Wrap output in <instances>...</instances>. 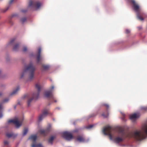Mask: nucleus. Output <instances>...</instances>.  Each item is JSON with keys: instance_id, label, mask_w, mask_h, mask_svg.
Masks as SVG:
<instances>
[{"instance_id": "obj_1", "label": "nucleus", "mask_w": 147, "mask_h": 147, "mask_svg": "<svg viewBox=\"0 0 147 147\" xmlns=\"http://www.w3.org/2000/svg\"><path fill=\"white\" fill-rule=\"evenodd\" d=\"M117 131L119 136L114 139L115 142L116 143L122 142L127 138H133L137 140L141 141L147 137V122L142 125L141 130H136L126 134L124 129L119 127Z\"/></svg>"}, {"instance_id": "obj_2", "label": "nucleus", "mask_w": 147, "mask_h": 147, "mask_svg": "<svg viewBox=\"0 0 147 147\" xmlns=\"http://www.w3.org/2000/svg\"><path fill=\"white\" fill-rule=\"evenodd\" d=\"M35 70V68L33 64L32 63H30L28 65L26 66L25 69L21 76V78L23 77L25 74L26 73H27L29 75V79L32 80L34 78Z\"/></svg>"}, {"instance_id": "obj_3", "label": "nucleus", "mask_w": 147, "mask_h": 147, "mask_svg": "<svg viewBox=\"0 0 147 147\" xmlns=\"http://www.w3.org/2000/svg\"><path fill=\"white\" fill-rule=\"evenodd\" d=\"M130 2L132 4L134 10L137 13V16L138 19L140 20H143L144 18L141 16V15L143 14V13H140V9L138 5L136 3L134 0H131Z\"/></svg>"}, {"instance_id": "obj_4", "label": "nucleus", "mask_w": 147, "mask_h": 147, "mask_svg": "<svg viewBox=\"0 0 147 147\" xmlns=\"http://www.w3.org/2000/svg\"><path fill=\"white\" fill-rule=\"evenodd\" d=\"M36 88L37 90V92L34 93L32 94V97L28 100V106L30 105V103L34 99H37L39 97L40 92V91L41 87L38 83L36 84L35 85Z\"/></svg>"}, {"instance_id": "obj_5", "label": "nucleus", "mask_w": 147, "mask_h": 147, "mask_svg": "<svg viewBox=\"0 0 147 147\" xmlns=\"http://www.w3.org/2000/svg\"><path fill=\"white\" fill-rule=\"evenodd\" d=\"M41 5V3L39 1H30L29 3L28 6L32 8L37 9L39 8Z\"/></svg>"}, {"instance_id": "obj_6", "label": "nucleus", "mask_w": 147, "mask_h": 147, "mask_svg": "<svg viewBox=\"0 0 147 147\" xmlns=\"http://www.w3.org/2000/svg\"><path fill=\"white\" fill-rule=\"evenodd\" d=\"M112 130V128L111 127L107 126L105 127L103 130V132L104 134L105 135L109 136V138L111 140H112V136L111 134Z\"/></svg>"}, {"instance_id": "obj_7", "label": "nucleus", "mask_w": 147, "mask_h": 147, "mask_svg": "<svg viewBox=\"0 0 147 147\" xmlns=\"http://www.w3.org/2000/svg\"><path fill=\"white\" fill-rule=\"evenodd\" d=\"M8 123H13L15 125L17 128H18L21 126L22 124V121H19L18 119L17 118L14 119L9 120Z\"/></svg>"}, {"instance_id": "obj_8", "label": "nucleus", "mask_w": 147, "mask_h": 147, "mask_svg": "<svg viewBox=\"0 0 147 147\" xmlns=\"http://www.w3.org/2000/svg\"><path fill=\"white\" fill-rule=\"evenodd\" d=\"M63 136L66 140H70L72 139H74V138L70 132L68 131H65L63 133Z\"/></svg>"}, {"instance_id": "obj_9", "label": "nucleus", "mask_w": 147, "mask_h": 147, "mask_svg": "<svg viewBox=\"0 0 147 147\" xmlns=\"http://www.w3.org/2000/svg\"><path fill=\"white\" fill-rule=\"evenodd\" d=\"M45 95L46 97L49 98L53 101H54L55 102H57V100L55 99L53 96L51 91H48L46 92L45 93Z\"/></svg>"}, {"instance_id": "obj_10", "label": "nucleus", "mask_w": 147, "mask_h": 147, "mask_svg": "<svg viewBox=\"0 0 147 147\" xmlns=\"http://www.w3.org/2000/svg\"><path fill=\"white\" fill-rule=\"evenodd\" d=\"M49 114V110L47 109H44L42 111V114L40 115L38 118V120L41 121L43 118L45 117L47 115Z\"/></svg>"}, {"instance_id": "obj_11", "label": "nucleus", "mask_w": 147, "mask_h": 147, "mask_svg": "<svg viewBox=\"0 0 147 147\" xmlns=\"http://www.w3.org/2000/svg\"><path fill=\"white\" fill-rule=\"evenodd\" d=\"M74 139L79 142H84L85 141V140L84 137L82 136L79 135L77 137H74Z\"/></svg>"}, {"instance_id": "obj_12", "label": "nucleus", "mask_w": 147, "mask_h": 147, "mask_svg": "<svg viewBox=\"0 0 147 147\" xmlns=\"http://www.w3.org/2000/svg\"><path fill=\"white\" fill-rule=\"evenodd\" d=\"M102 105L103 106H105L106 107V108L107 113L106 114H105V113H102V115L103 117L105 118L107 117L108 116V114L107 112L108 110V109L109 108V105L108 104H106V103L103 104Z\"/></svg>"}, {"instance_id": "obj_13", "label": "nucleus", "mask_w": 147, "mask_h": 147, "mask_svg": "<svg viewBox=\"0 0 147 147\" xmlns=\"http://www.w3.org/2000/svg\"><path fill=\"white\" fill-rule=\"evenodd\" d=\"M138 117V115L136 113H134L133 114L131 115L130 116L129 118L133 122H134L136 119Z\"/></svg>"}, {"instance_id": "obj_14", "label": "nucleus", "mask_w": 147, "mask_h": 147, "mask_svg": "<svg viewBox=\"0 0 147 147\" xmlns=\"http://www.w3.org/2000/svg\"><path fill=\"white\" fill-rule=\"evenodd\" d=\"M41 52V49L40 48H39L38 50V53L37 57V62L39 63L40 60V54Z\"/></svg>"}, {"instance_id": "obj_15", "label": "nucleus", "mask_w": 147, "mask_h": 147, "mask_svg": "<svg viewBox=\"0 0 147 147\" xmlns=\"http://www.w3.org/2000/svg\"><path fill=\"white\" fill-rule=\"evenodd\" d=\"M37 139V136L35 135H32L29 138V139L31 140L33 142V143L36 142V140Z\"/></svg>"}, {"instance_id": "obj_16", "label": "nucleus", "mask_w": 147, "mask_h": 147, "mask_svg": "<svg viewBox=\"0 0 147 147\" xmlns=\"http://www.w3.org/2000/svg\"><path fill=\"white\" fill-rule=\"evenodd\" d=\"M49 131L47 130H40V132L41 134L43 135V136H46L48 133Z\"/></svg>"}, {"instance_id": "obj_17", "label": "nucleus", "mask_w": 147, "mask_h": 147, "mask_svg": "<svg viewBox=\"0 0 147 147\" xmlns=\"http://www.w3.org/2000/svg\"><path fill=\"white\" fill-rule=\"evenodd\" d=\"M20 46V43H16L13 47V49L14 51H17L19 49Z\"/></svg>"}, {"instance_id": "obj_18", "label": "nucleus", "mask_w": 147, "mask_h": 147, "mask_svg": "<svg viewBox=\"0 0 147 147\" xmlns=\"http://www.w3.org/2000/svg\"><path fill=\"white\" fill-rule=\"evenodd\" d=\"M32 147H43L40 144H36V142H34L32 145Z\"/></svg>"}, {"instance_id": "obj_19", "label": "nucleus", "mask_w": 147, "mask_h": 147, "mask_svg": "<svg viewBox=\"0 0 147 147\" xmlns=\"http://www.w3.org/2000/svg\"><path fill=\"white\" fill-rule=\"evenodd\" d=\"M20 89V87L19 86L17 87L11 93V95H12L16 94Z\"/></svg>"}, {"instance_id": "obj_20", "label": "nucleus", "mask_w": 147, "mask_h": 147, "mask_svg": "<svg viewBox=\"0 0 147 147\" xmlns=\"http://www.w3.org/2000/svg\"><path fill=\"white\" fill-rule=\"evenodd\" d=\"M55 138V137L54 136H51L50 137L48 140L49 143L51 144H52Z\"/></svg>"}, {"instance_id": "obj_21", "label": "nucleus", "mask_w": 147, "mask_h": 147, "mask_svg": "<svg viewBox=\"0 0 147 147\" xmlns=\"http://www.w3.org/2000/svg\"><path fill=\"white\" fill-rule=\"evenodd\" d=\"M6 136L9 138L13 136V134L11 133H7L6 134Z\"/></svg>"}, {"instance_id": "obj_22", "label": "nucleus", "mask_w": 147, "mask_h": 147, "mask_svg": "<svg viewBox=\"0 0 147 147\" xmlns=\"http://www.w3.org/2000/svg\"><path fill=\"white\" fill-rule=\"evenodd\" d=\"M28 131V129L27 128H25L24 130L23 133V135L24 136L25 135Z\"/></svg>"}, {"instance_id": "obj_23", "label": "nucleus", "mask_w": 147, "mask_h": 147, "mask_svg": "<svg viewBox=\"0 0 147 147\" xmlns=\"http://www.w3.org/2000/svg\"><path fill=\"white\" fill-rule=\"evenodd\" d=\"M15 40V39L14 38L12 39L9 42V44L10 45H13L14 43Z\"/></svg>"}, {"instance_id": "obj_24", "label": "nucleus", "mask_w": 147, "mask_h": 147, "mask_svg": "<svg viewBox=\"0 0 147 147\" xmlns=\"http://www.w3.org/2000/svg\"><path fill=\"white\" fill-rule=\"evenodd\" d=\"M2 105L1 104H0V118H1L3 116V115L2 113Z\"/></svg>"}, {"instance_id": "obj_25", "label": "nucleus", "mask_w": 147, "mask_h": 147, "mask_svg": "<svg viewBox=\"0 0 147 147\" xmlns=\"http://www.w3.org/2000/svg\"><path fill=\"white\" fill-rule=\"evenodd\" d=\"M26 20V18L24 17L22 18L21 20V21L22 23H23L25 22Z\"/></svg>"}, {"instance_id": "obj_26", "label": "nucleus", "mask_w": 147, "mask_h": 147, "mask_svg": "<svg viewBox=\"0 0 147 147\" xmlns=\"http://www.w3.org/2000/svg\"><path fill=\"white\" fill-rule=\"evenodd\" d=\"M141 109L144 111H146L147 110V107H141Z\"/></svg>"}, {"instance_id": "obj_27", "label": "nucleus", "mask_w": 147, "mask_h": 147, "mask_svg": "<svg viewBox=\"0 0 147 147\" xmlns=\"http://www.w3.org/2000/svg\"><path fill=\"white\" fill-rule=\"evenodd\" d=\"M9 99L8 98H6L5 99H4L3 101V102H6L9 100Z\"/></svg>"}, {"instance_id": "obj_28", "label": "nucleus", "mask_w": 147, "mask_h": 147, "mask_svg": "<svg viewBox=\"0 0 147 147\" xmlns=\"http://www.w3.org/2000/svg\"><path fill=\"white\" fill-rule=\"evenodd\" d=\"M43 67L44 69L46 70V69H48L49 68V67L48 66H47V65H44L43 66Z\"/></svg>"}, {"instance_id": "obj_29", "label": "nucleus", "mask_w": 147, "mask_h": 147, "mask_svg": "<svg viewBox=\"0 0 147 147\" xmlns=\"http://www.w3.org/2000/svg\"><path fill=\"white\" fill-rule=\"evenodd\" d=\"M27 50V48L26 47H24L23 49V51L24 52H26Z\"/></svg>"}, {"instance_id": "obj_30", "label": "nucleus", "mask_w": 147, "mask_h": 147, "mask_svg": "<svg viewBox=\"0 0 147 147\" xmlns=\"http://www.w3.org/2000/svg\"><path fill=\"white\" fill-rule=\"evenodd\" d=\"M93 126V125H90L88 126L87 127V128L88 129H90Z\"/></svg>"}, {"instance_id": "obj_31", "label": "nucleus", "mask_w": 147, "mask_h": 147, "mask_svg": "<svg viewBox=\"0 0 147 147\" xmlns=\"http://www.w3.org/2000/svg\"><path fill=\"white\" fill-rule=\"evenodd\" d=\"M9 143L7 141H5L4 142V144L5 145H7Z\"/></svg>"}, {"instance_id": "obj_32", "label": "nucleus", "mask_w": 147, "mask_h": 147, "mask_svg": "<svg viewBox=\"0 0 147 147\" xmlns=\"http://www.w3.org/2000/svg\"><path fill=\"white\" fill-rule=\"evenodd\" d=\"M130 32V31L128 29L126 30V33L127 34H128Z\"/></svg>"}, {"instance_id": "obj_33", "label": "nucleus", "mask_w": 147, "mask_h": 147, "mask_svg": "<svg viewBox=\"0 0 147 147\" xmlns=\"http://www.w3.org/2000/svg\"><path fill=\"white\" fill-rule=\"evenodd\" d=\"M121 114L123 117L122 118V119L123 120H124V118L125 117V115L124 113H121Z\"/></svg>"}, {"instance_id": "obj_34", "label": "nucleus", "mask_w": 147, "mask_h": 147, "mask_svg": "<svg viewBox=\"0 0 147 147\" xmlns=\"http://www.w3.org/2000/svg\"><path fill=\"white\" fill-rule=\"evenodd\" d=\"M14 1V0H10L9 2V4H11Z\"/></svg>"}, {"instance_id": "obj_35", "label": "nucleus", "mask_w": 147, "mask_h": 147, "mask_svg": "<svg viewBox=\"0 0 147 147\" xmlns=\"http://www.w3.org/2000/svg\"><path fill=\"white\" fill-rule=\"evenodd\" d=\"M9 7H8L7 8H6L3 11V12H5L8 9Z\"/></svg>"}, {"instance_id": "obj_36", "label": "nucleus", "mask_w": 147, "mask_h": 147, "mask_svg": "<svg viewBox=\"0 0 147 147\" xmlns=\"http://www.w3.org/2000/svg\"><path fill=\"white\" fill-rule=\"evenodd\" d=\"M9 23L11 25H12L13 24V22L11 20H10L9 21Z\"/></svg>"}, {"instance_id": "obj_37", "label": "nucleus", "mask_w": 147, "mask_h": 147, "mask_svg": "<svg viewBox=\"0 0 147 147\" xmlns=\"http://www.w3.org/2000/svg\"><path fill=\"white\" fill-rule=\"evenodd\" d=\"M27 11V10H22V11L23 12H25Z\"/></svg>"}, {"instance_id": "obj_38", "label": "nucleus", "mask_w": 147, "mask_h": 147, "mask_svg": "<svg viewBox=\"0 0 147 147\" xmlns=\"http://www.w3.org/2000/svg\"><path fill=\"white\" fill-rule=\"evenodd\" d=\"M54 86H52L51 87V89H54Z\"/></svg>"}, {"instance_id": "obj_39", "label": "nucleus", "mask_w": 147, "mask_h": 147, "mask_svg": "<svg viewBox=\"0 0 147 147\" xmlns=\"http://www.w3.org/2000/svg\"><path fill=\"white\" fill-rule=\"evenodd\" d=\"M2 94L1 92H0V96H1Z\"/></svg>"}, {"instance_id": "obj_40", "label": "nucleus", "mask_w": 147, "mask_h": 147, "mask_svg": "<svg viewBox=\"0 0 147 147\" xmlns=\"http://www.w3.org/2000/svg\"><path fill=\"white\" fill-rule=\"evenodd\" d=\"M28 95H25V97H28Z\"/></svg>"}, {"instance_id": "obj_41", "label": "nucleus", "mask_w": 147, "mask_h": 147, "mask_svg": "<svg viewBox=\"0 0 147 147\" xmlns=\"http://www.w3.org/2000/svg\"><path fill=\"white\" fill-rule=\"evenodd\" d=\"M139 29H141V28H140V27H139Z\"/></svg>"}]
</instances>
